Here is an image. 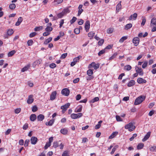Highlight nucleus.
I'll return each mask as SVG.
<instances>
[{
    "instance_id": "8fccbe9b",
    "label": "nucleus",
    "mask_w": 156,
    "mask_h": 156,
    "mask_svg": "<svg viewBox=\"0 0 156 156\" xmlns=\"http://www.w3.org/2000/svg\"><path fill=\"white\" fill-rule=\"evenodd\" d=\"M117 53L116 52L115 53H114L113 55L111 56V57H110L109 58V60H112L114 58H115L116 56L117 55Z\"/></svg>"
},
{
    "instance_id": "f03ea898",
    "label": "nucleus",
    "mask_w": 156,
    "mask_h": 156,
    "mask_svg": "<svg viewBox=\"0 0 156 156\" xmlns=\"http://www.w3.org/2000/svg\"><path fill=\"white\" fill-rule=\"evenodd\" d=\"M145 97L144 96H140L137 98L135 101L134 104L135 105H137L140 104L145 99Z\"/></svg>"
},
{
    "instance_id": "a19ab883",
    "label": "nucleus",
    "mask_w": 156,
    "mask_h": 156,
    "mask_svg": "<svg viewBox=\"0 0 156 156\" xmlns=\"http://www.w3.org/2000/svg\"><path fill=\"white\" fill-rule=\"evenodd\" d=\"M142 21L141 24V26H144L146 23V19L145 17H144L143 16L142 17Z\"/></svg>"
},
{
    "instance_id": "393cba45",
    "label": "nucleus",
    "mask_w": 156,
    "mask_h": 156,
    "mask_svg": "<svg viewBox=\"0 0 156 156\" xmlns=\"http://www.w3.org/2000/svg\"><path fill=\"white\" fill-rule=\"evenodd\" d=\"M54 122V120L52 119L50 120L48 122H46L45 124L47 126H51L53 124Z\"/></svg>"
},
{
    "instance_id": "412c9836",
    "label": "nucleus",
    "mask_w": 156,
    "mask_h": 156,
    "mask_svg": "<svg viewBox=\"0 0 156 156\" xmlns=\"http://www.w3.org/2000/svg\"><path fill=\"white\" fill-rule=\"evenodd\" d=\"M23 20L22 18L21 17H19L18 19L17 22L16 23L15 25L16 26H19Z\"/></svg>"
},
{
    "instance_id": "3c124183",
    "label": "nucleus",
    "mask_w": 156,
    "mask_h": 156,
    "mask_svg": "<svg viewBox=\"0 0 156 156\" xmlns=\"http://www.w3.org/2000/svg\"><path fill=\"white\" fill-rule=\"evenodd\" d=\"M77 20V18L75 17H73L71 20L70 21V23L71 24H72L74 22H75Z\"/></svg>"
},
{
    "instance_id": "f8f14e48",
    "label": "nucleus",
    "mask_w": 156,
    "mask_h": 156,
    "mask_svg": "<svg viewBox=\"0 0 156 156\" xmlns=\"http://www.w3.org/2000/svg\"><path fill=\"white\" fill-rule=\"evenodd\" d=\"M156 25V18L153 17V18L151 20L150 26L151 27L155 26Z\"/></svg>"
},
{
    "instance_id": "6ab92c4d",
    "label": "nucleus",
    "mask_w": 156,
    "mask_h": 156,
    "mask_svg": "<svg viewBox=\"0 0 156 156\" xmlns=\"http://www.w3.org/2000/svg\"><path fill=\"white\" fill-rule=\"evenodd\" d=\"M137 15L136 13H134L133 15H131L129 17V20H131L133 19L134 20H136L137 17Z\"/></svg>"
},
{
    "instance_id": "13d9d810",
    "label": "nucleus",
    "mask_w": 156,
    "mask_h": 156,
    "mask_svg": "<svg viewBox=\"0 0 156 156\" xmlns=\"http://www.w3.org/2000/svg\"><path fill=\"white\" fill-rule=\"evenodd\" d=\"M59 146L58 143L57 142H54L53 143V147L55 148Z\"/></svg>"
},
{
    "instance_id": "2eb2a0df",
    "label": "nucleus",
    "mask_w": 156,
    "mask_h": 156,
    "mask_svg": "<svg viewBox=\"0 0 156 156\" xmlns=\"http://www.w3.org/2000/svg\"><path fill=\"white\" fill-rule=\"evenodd\" d=\"M83 5H80L78 6V12L77 15L79 16L81 13L83 12V10L82 9Z\"/></svg>"
},
{
    "instance_id": "bf43d9fd",
    "label": "nucleus",
    "mask_w": 156,
    "mask_h": 156,
    "mask_svg": "<svg viewBox=\"0 0 156 156\" xmlns=\"http://www.w3.org/2000/svg\"><path fill=\"white\" fill-rule=\"evenodd\" d=\"M62 12H64V14L65 15L67 13H69L70 12V11L68 8H67L64 9Z\"/></svg>"
},
{
    "instance_id": "79ce46f5",
    "label": "nucleus",
    "mask_w": 156,
    "mask_h": 156,
    "mask_svg": "<svg viewBox=\"0 0 156 156\" xmlns=\"http://www.w3.org/2000/svg\"><path fill=\"white\" fill-rule=\"evenodd\" d=\"M144 144L143 143L139 144L137 146V148L138 150L141 149L143 148Z\"/></svg>"
},
{
    "instance_id": "ddd939ff",
    "label": "nucleus",
    "mask_w": 156,
    "mask_h": 156,
    "mask_svg": "<svg viewBox=\"0 0 156 156\" xmlns=\"http://www.w3.org/2000/svg\"><path fill=\"white\" fill-rule=\"evenodd\" d=\"M57 94L56 91H54L52 92L51 95L50 99L51 100L53 101L55 99Z\"/></svg>"
},
{
    "instance_id": "20e7f679",
    "label": "nucleus",
    "mask_w": 156,
    "mask_h": 156,
    "mask_svg": "<svg viewBox=\"0 0 156 156\" xmlns=\"http://www.w3.org/2000/svg\"><path fill=\"white\" fill-rule=\"evenodd\" d=\"M99 67V64L98 63L96 64L94 62H92L88 66L89 68H90L92 67L94 69H97Z\"/></svg>"
},
{
    "instance_id": "7ed1b4c3",
    "label": "nucleus",
    "mask_w": 156,
    "mask_h": 156,
    "mask_svg": "<svg viewBox=\"0 0 156 156\" xmlns=\"http://www.w3.org/2000/svg\"><path fill=\"white\" fill-rule=\"evenodd\" d=\"M82 58V56L79 55L78 56L74 58L73 61L71 63L70 65L71 66H74L76 63L79 61L80 58Z\"/></svg>"
},
{
    "instance_id": "37998d69",
    "label": "nucleus",
    "mask_w": 156,
    "mask_h": 156,
    "mask_svg": "<svg viewBox=\"0 0 156 156\" xmlns=\"http://www.w3.org/2000/svg\"><path fill=\"white\" fill-rule=\"evenodd\" d=\"M127 38V36L122 37L119 40V42L120 43H122Z\"/></svg>"
},
{
    "instance_id": "aec40b11",
    "label": "nucleus",
    "mask_w": 156,
    "mask_h": 156,
    "mask_svg": "<svg viewBox=\"0 0 156 156\" xmlns=\"http://www.w3.org/2000/svg\"><path fill=\"white\" fill-rule=\"evenodd\" d=\"M60 132L64 135H66L68 133V130L66 128L62 129L60 130Z\"/></svg>"
},
{
    "instance_id": "338daca9",
    "label": "nucleus",
    "mask_w": 156,
    "mask_h": 156,
    "mask_svg": "<svg viewBox=\"0 0 156 156\" xmlns=\"http://www.w3.org/2000/svg\"><path fill=\"white\" fill-rule=\"evenodd\" d=\"M37 108L36 106H34L32 108V111L33 112H35L36 111H37Z\"/></svg>"
},
{
    "instance_id": "6e6d98bb",
    "label": "nucleus",
    "mask_w": 156,
    "mask_h": 156,
    "mask_svg": "<svg viewBox=\"0 0 156 156\" xmlns=\"http://www.w3.org/2000/svg\"><path fill=\"white\" fill-rule=\"evenodd\" d=\"M104 40L103 39H101L99 40V41L98 42V44L99 46H101L102 45V44L104 43Z\"/></svg>"
},
{
    "instance_id": "f3484780",
    "label": "nucleus",
    "mask_w": 156,
    "mask_h": 156,
    "mask_svg": "<svg viewBox=\"0 0 156 156\" xmlns=\"http://www.w3.org/2000/svg\"><path fill=\"white\" fill-rule=\"evenodd\" d=\"M151 135V132H149L144 137L142 141L143 142H144L147 140L150 137Z\"/></svg>"
},
{
    "instance_id": "e2e57ef3",
    "label": "nucleus",
    "mask_w": 156,
    "mask_h": 156,
    "mask_svg": "<svg viewBox=\"0 0 156 156\" xmlns=\"http://www.w3.org/2000/svg\"><path fill=\"white\" fill-rule=\"evenodd\" d=\"M51 144L47 142L44 147L45 150H46L49 147L51 146Z\"/></svg>"
},
{
    "instance_id": "ea45409f",
    "label": "nucleus",
    "mask_w": 156,
    "mask_h": 156,
    "mask_svg": "<svg viewBox=\"0 0 156 156\" xmlns=\"http://www.w3.org/2000/svg\"><path fill=\"white\" fill-rule=\"evenodd\" d=\"M14 33L13 30L12 29H9L7 31V34L8 35H11Z\"/></svg>"
},
{
    "instance_id": "5fc2aeb1",
    "label": "nucleus",
    "mask_w": 156,
    "mask_h": 156,
    "mask_svg": "<svg viewBox=\"0 0 156 156\" xmlns=\"http://www.w3.org/2000/svg\"><path fill=\"white\" fill-rule=\"evenodd\" d=\"M105 52V49H104L100 51L98 53V55L99 56L101 55L102 54H104Z\"/></svg>"
},
{
    "instance_id": "a211bd4d",
    "label": "nucleus",
    "mask_w": 156,
    "mask_h": 156,
    "mask_svg": "<svg viewBox=\"0 0 156 156\" xmlns=\"http://www.w3.org/2000/svg\"><path fill=\"white\" fill-rule=\"evenodd\" d=\"M137 82L139 84L146 83L147 81L141 78H139L137 79Z\"/></svg>"
},
{
    "instance_id": "cd10ccee",
    "label": "nucleus",
    "mask_w": 156,
    "mask_h": 156,
    "mask_svg": "<svg viewBox=\"0 0 156 156\" xmlns=\"http://www.w3.org/2000/svg\"><path fill=\"white\" fill-rule=\"evenodd\" d=\"M36 118V116L35 114H32L30 117V119L32 121H34Z\"/></svg>"
},
{
    "instance_id": "603ef678",
    "label": "nucleus",
    "mask_w": 156,
    "mask_h": 156,
    "mask_svg": "<svg viewBox=\"0 0 156 156\" xmlns=\"http://www.w3.org/2000/svg\"><path fill=\"white\" fill-rule=\"evenodd\" d=\"M116 119L117 121L118 122L122 121V119L119 116L116 115L115 116Z\"/></svg>"
},
{
    "instance_id": "c756f323",
    "label": "nucleus",
    "mask_w": 156,
    "mask_h": 156,
    "mask_svg": "<svg viewBox=\"0 0 156 156\" xmlns=\"http://www.w3.org/2000/svg\"><path fill=\"white\" fill-rule=\"evenodd\" d=\"M102 122V121L100 120L98 122V124L96 125L95 127V128L96 129H99L101 126V124Z\"/></svg>"
},
{
    "instance_id": "473e14b6",
    "label": "nucleus",
    "mask_w": 156,
    "mask_h": 156,
    "mask_svg": "<svg viewBox=\"0 0 156 156\" xmlns=\"http://www.w3.org/2000/svg\"><path fill=\"white\" fill-rule=\"evenodd\" d=\"M132 27V25L131 23H128L126 25L125 27V29L127 30L131 28Z\"/></svg>"
},
{
    "instance_id": "a18cd8bd",
    "label": "nucleus",
    "mask_w": 156,
    "mask_h": 156,
    "mask_svg": "<svg viewBox=\"0 0 156 156\" xmlns=\"http://www.w3.org/2000/svg\"><path fill=\"white\" fill-rule=\"evenodd\" d=\"M118 145H116L115 146L112 148V151L111 152V154H113L116 149L118 148Z\"/></svg>"
},
{
    "instance_id": "09e8293b",
    "label": "nucleus",
    "mask_w": 156,
    "mask_h": 156,
    "mask_svg": "<svg viewBox=\"0 0 156 156\" xmlns=\"http://www.w3.org/2000/svg\"><path fill=\"white\" fill-rule=\"evenodd\" d=\"M64 15V12L62 11L61 12L58 14L57 15V16L58 18H61Z\"/></svg>"
},
{
    "instance_id": "774afa93",
    "label": "nucleus",
    "mask_w": 156,
    "mask_h": 156,
    "mask_svg": "<svg viewBox=\"0 0 156 156\" xmlns=\"http://www.w3.org/2000/svg\"><path fill=\"white\" fill-rule=\"evenodd\" d=\"M36 32H33V33H30V34L29 37H34V36H35L36 35Z\"/></svg>"
},
{
    "instance_id": "c85d7f7f",
    "label": "nucleus",
    "mask_w": 156,
    "mask_h": 156,
    "mask_svg": "<svg viewBox=\"0 0 156 156\" xmlns=\"http://www.w3.org/2000/svg\"><path fill=\"white\" fill-rule=\"evenodd\" d=\"M118 133L117 132H114L112 133V134L109 136V139H112L116 136Z\"/></svg>"
},
{
    "instance_id": "9d476101",
    "label": "nucleus",
    "mask_w": 156,
    "mask_h": 156,
    "mask_svg": "<svg viewBox=\"0 0 156 156\" xmlns=\"http://www.w3.org/2000/svg\"><path fill=\"white\" fill-rule=\"evenodd\" d=\"M90 27V23L89 20H87L86 21L85 26V28L86 32H87L89 31V29Z\"/></svg>"
},
{
    "instance_id": "f257e3e1",
    "label": "nucleus",
    "mask_w": 156,
    "mask_h": 156,
    "mask_svg": "<svg viewBox=\"0 0 156 156\" xmlns=\"http://www.w3.org/2000/svg\"><path fill=\"white\" fill-rule=\"evenodd\" d=\"M134 123L132 122L126 125L125 126V128L128 129L130 132L133 131L135 129V126L134 125Z\"/></svg>"
},
{
    "instance_id": "9b49d317",
    "label": "nucleus",
    "mask_w": 156,
    "mask_h": 156,
    "mask_svg": "<svg viewBox=\"0 0 156 156\" xmlns=\"http://www.w3.org/2000/svg\"><path fill=\"white\" fill-rule=\"evenodd\" d=\"M140 41V39L138 37L134 38L133 40V42L135 46L138 45Z\"/></svg>"
},
{
    "instance_id": "dca6fc26",
    "label": "nucleus",
    "mask_w": 156,
    "mask_h": 156,
    "mask_svg": "<svg viewBox=\"0 0 156 156\" xmlns=\"http://www.w3.org/2000/svg\"><path fill=\"white\" fill-rule=\"evenodd\" d=\"M33 96L32 95H29L28 97L27 100V103L28 104H31L34 101V99L33 98Z\"/></svg>"
},
{
    "instance_id": "b1692460",
    "label": "nucleus",
    "mask_w": 156,
    "mask_h": 156,
    "mask_svg": "<svg viewBox=\"0 0 156 156\" xmlns=\"http://www.w3.org/2000/svg\"><path fill=\"white\" fill-rule=\"evenodd\" d=\"M95 35V32L94 31H91L88 33V36L90 39H92Z\"/></svg>"
},
{
    "instance_id": "052dcab7",
    "label": "nucleus",
    "mask_w": 156,
    "mask_h": 156,
    "mask_svg": "<svg viewBox=\"0 0 156 156\" xmlns=\"http://www.w3.org/2000/svg\"><path fill=\"white\" fill-rule=\"evenodd\" d=\"M113 31V29L112 28H109L108 29L107 31V33L108 34L112 33Z\"/></svg>"
},
{
    "instance_id": "7c9ffc66",
    "label": "nucleus",
    "mask_w": 156,
    "mask_h": 156,
    "mask_svg": "<svg viewBox=\"0 0 156 156\" xmlns=\"http://www.w3.org/2000/svg\"><path fill=\"white\" fill-rule=\"evenodd\" d=\"M63 1V0H54L53 3L55 5H57L61 3Z\"/></svg>"
},
{
    "instance_id": "4c0bfd02",
    "label": "nucleus",
    "mask_w": 156,
    "mask_h": 156,
    "mask_svg": "<svg viewBox=\"0 0 156 156\" xmlns=\"http://www.w3.org/2000/svg\"><path fill=\"white\" fill-rule=\"evenodd\" d=\"M132 69L131 66L129 65H127L125 66L124 69L126 71H129Z\"/></svg>"
},
{
    "instance_id": "5701e85b",
    "label": "nucleus",
    "mask_w": 156,
    "mask_h": 156,
    "mask_svg": "<svg viewBox=\"0 0 156 156\" xmlns=\"http://www.w3.org/2000/svg\"><path fill=\"white\" fill-rule=\"evenodd\" d=\"M44 115L40 114L37 117V119L38 121H42L44 119Z\"/></svg>"
},
{
    "instance_id": "c03bdc74",
    "label": "nucleus",
    "mask_w": 156,
    "mask_h": 156,
    "mask_svg": "<svg viewBox=\"0 0 156 156\" xmlns=\"http://www.w3.org/2000/svg\"><path fill=\"white\" fill-rule=\"evenodd\" d=\"M150 150L151 151L155 152L156 151V146H151L150 148Z\"/></svg>"
},
{
    "instance_id": "6e6552de",
    "label": "nucleus",
    "mask_w": 156,
    "mask_h": 156,
    "mask_svg": "<svg viewBox=\"0 0 156 156\" xmlns=\"http://www.w3.org/2000/svg\"><path fill=\"white\" fill-rule=\"evenodd\" d=\"M70 91L67 88L63 89L61 91L62 94L65 96H68L69 94Z\"/></svg>"
},
{
    "instance_id": "c9c22d12",
    "label": "nucleus",
    "mask_w": 156,
    "mask_h": 156,
    "mask_svg": "<svg viewBox=\"0 0 156 156\" xmlns=\"http://www.w3.org/2000/svg\"><path fill=\"white\" fill-rule=\"evenodd\" d=\"M99 100V98L98 97H96L94 98L93 99L91 100L90 102V103H93L97 101H98Z\"/></svg>"
},
{
    "instance_id": "4be33fe9",
    "label": "nucleus",
    "mask_w": 156,
    "mask_h": 156,
    "mask_svg": "<svg viewBox=\"0 0 156 156\" xmlns=\"http://www.w3.org/2000/svg\"><path fill=\"white\" fill-rule=\"evenodd\" d=\"M42 61V60L40 59L37 60L33 63V66H35L36 65L40 64L41 63Z\"/></svg>"
},
{
    "instance_id": "69168bd1",
    "label": "nucleus",
    "mask_w": 156,
    "mask_h": 156,
    "mask_svg": "<svg viewBox=\"0 0 156 156\" xmlns=\"http://www.w3.org/2000/svg\"><path fill=\"white\" fill-rule=\"evenodd\" d=\"M86 79L87 80H90L92 79H93L94 78V76H88L86 77Z\"/></svg>"
},
{
    "instance_id": "2f4dec72",
    "label": "nucleus",
    "mask_w": 156,
    "mask_h": 156,
    "mask_svg": "<svg viewBox=\"0 0 156 156\" xmlns=\"http://www.w3.org/2000/svg\"><path fill=\"white\" fill-rule=\"evenodd\" d=\"M52 40V38L51 37H49L44 42V44H47L50 42H51Z\"/></svg>"
},
{
    "instance_id": "39448f33",
    "label": "nucleus",
    "mask_w": 156,
    "mask_h": 156,
    "mask_svg": "<svg viewBox=\"0 0 156 156\" xmlns=\"http://www.w3.org/2000/svg\"><path fill=\"white\" fill-rule=\"evenodd\" d=\"M83 116L82 113H79L77 114L73 113L71 114L70 117L73 119H76L80 118Z\"/></svg>"
},
{
    "instance_id": "de8ad7c7",
    "label": "nucleus",
    "mask_w": 156,
    "mask_h": 156,
    "mask_svg": "<svg viewBox=\"0 0 156 156\" xmlns=\"http://www.w3.org/2000/svg\"><path fill=\"white\" fill-rule=\"evenodd\" d=\"M16 5L15 4L12 3L9 5V8L11 9H13L16 8Z\"/></svg>"
},
{
    "instance_id": "a878e982",
    "label": "nucleus",
    "mask_w": 156,
    "mask_h": 156,
    "mask_svg": "<svg viewBox=\"0 0 156 156\" xmlns=\"http://www.w3.org/2000/svg\"><path fill=\"white\" fill-rule=\"evenodd\" d=\"M30 64H28L27 66H25L23 68L21 69V72H23L27 70L29 68H30Z\"/></svg>"
},
{
    "instance_id": "f704fd0d",
    "label": "nucleus",
    "mask_w": 156,
    "mask_h": 156,
    "mask_svg": "<svg viewBox=\"0 0 156 156\" xmlns=\"http://www.w3.org/2000/svg\"><path fill=\"white\" fill-rule=\"evenodd\" d=\"M93 70L91 69H89L87 71V75L89 76H91L93 73Z\"/></svg>"
},
{
    "instance_id": "680f3d73",
    "label": "nucleus",
    "mask_w": 156,
    "mask_h": 156,
    "mask_svg": "<svg viewBox=\"0 0 156 156\" xmlns=\"http://www.w3.org/2000/svg\"><path fill=\"white\" fill-rule=\"evenodd\" d=\"M137 136V135L136 133H134V134H133V136L131 138H130V139H129L130 140V141L133 140Z\"/></svg>"
},
{
    "instance_id": "4468645a",
    "label": "nucleus",
    "mask_w": 156,
    "mask_h": 156,
    "mask_svg": "<svg viewBox=\"0 0 156 156\" xmlns=\"http://www.w3.org/2000/svg\"><path fill=\"white\" fill-rule=\"evenodd\" d=\"M37 138L32 136L30 139L31 143L32 144H35L37 142Z\"/></svg>"
},
{
    "instance_id": "0eeeda50",
    "label": "nucleus",
    "mask_w": 156,
    "mask_h": 156,
    "mask_svg": "<svg viewBox=\"0 0 156 156\" xmlns=\"http://www.w3.org/2000/svg\"><path fill=\"white\" fill-rule=\"evenodd\" d=\"M70 105V103H68L61 106V108L62 109V112L63 113H64L66 111L67 109L69 107Z\"/></svg>"
},
{
    "instance_id": "49530a36",
    "label": "nucleus",
    "mask_w": 156,
    "mask_h": 156,
    "mask_svg": "<svg viewBox=\"0 0 156 156\" xmlns=\"http://www.w3.org/2000/svg\"><path fill=\"white\" fill-rule=\"evenodd\" d=\"M43 27L42 26H39L35 28L34 30L36 31H40V30H41L43 29Z\"/></svg>"
},
{
    "instance_id": "1a4fd4ad",
    "label": "nucleus",
    "mask_w": 156,
    "mask_h": 156,
    "mask_svg": "<svg viewBox=\"0 0 156 156\" xmlns=\"http://www.w3.org/2000/svg\"><path fill=\"white\" fill-rule=\"evenodd\" d=\"M51 23H49L47 24L46 28H45L46 31L50 32L52 30V28L51 27Z\"/></svg>"
},
{
    "instance_id": "58836bf2",
    "label": "nucleus",
    "mask_w": 156,
    "mask_h": 156,
    "mask_svg": "<svg viewBox=\"0 0 156 156\" xmlns=\"http://www.w3.org/2000/svg\"><path fill=\"white\" fill-rule=\"evenodd\" d=\"M69 151H66L63 152L62 154V156H69Z\"/></svg>"
},
{
    "instance_id": "72a5a7b5",
    "label": "nucleus",
    "mask_w": 156,
    "mask_h": 156,
    "mask_svg": "<svg viewBox=\"0 0 156 156\" xmlns=\"http://www.w3.org/2000/svg\"><path fill=\"white\" fill-rule=\"evenodd\" d=\"M82 106H80L78 108V107H77L75 110V112H80L82 109Z\"/></svg>"
},
{
    "instance_id": "4d7b16f0",
    "label": "nucleus",
    "mask_w": 156,
    "mask_h": 156,
    "mask_svg": "<svg viewBox=\"0 0 156 156\" xmlns=\"http://www.w3.org/2000/svg\"><path fill=\"white\" fill-rule=\"evenodd\" d=\"M33 43V41L32 40H28L27 42V44L28 46H31Z\"/></svg>"
},
{
    "instance_id": "864d4df0",
    "label": "nucleus",
    "mask_w": 156,
    "mask_h": 156,
    "mask_svg": "<svg viewBox=\"0 0 156 156\" xmlns=\"http://www.w3.org/2000/svg\"><path fill=\"white\" fill-rule=\"evenodd\" d=\"M30 140L29 139H27L25 140L24 146L25 147H27L29 144Z\"/></svg>"
},
{
    "instance_id": "bb28decb",
    "label": "nucleus",
    "mask_w": 156,
    "mask_h": 156,
    "mask_svg": "<svg viewBox=\"0 0 156 156\" xmlns=\"http://www.w3.org/2000/svg\"><path fill=\"white\" fill-rule=\"evenodd\" d=\"M135 84V82L133 80H131L128 83L127 86L129 87H131Z\"/></svg>"
},
{
    "instance_id": "0e129e2a",
    "label": "nucleus",
    "mask_w": 156,
    "mask_h": 156,
    "mask_svg": "<svg viewBox=\"0 0 156 156\" xmlns=\"http://www.w3.org/2000/svg\"><path fill=\"white\" fill-rule=\"evenodd\" d=\"M147 63H148L147 62H144L142 65V67L143 68H145L147 66Z\"/></svg>"
},
{
    "instance_id": "423d86ee",
    "label": "nucleus",
    "mask_w": 156,
    "mask_h": 156,
    "mask_svg": "<svg viewBox=\"0 0 156 156\" xmlns=\"http://www.w3.org/2000/svg\"><path fill=\"white\" fill-rule=\"evenodd\" d=\"M135 70L136 72L138 73L140 76H143L144 73L142 69L140 67H138L137 66H135Z\"/></svg>"
},
{
    "instance_id": "e433bc0d",
    "label": "nucleus",
    "mask_w": 156,
    "mask_h": 156,
    "mask_svg": "<svg viewBox=\"0 0 156 156\" xmlns=\"http://www.w3.org/2000/svg\"><path fill=\"white\" fill-rule=\"evenodd\" d=\"M16 52V51L15 50H12L11 51L8 53V56L9 57L12 56Z\"/></svg>"
}]
</instances>
